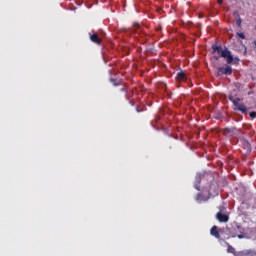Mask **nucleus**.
Wrapping results in <instances>:
<instances>
[{"instance_id":"nucleus-5","label":"nucleus","mask_w":256,"mask_h":256,"mask_svg":"<svg viewBox=\"0 0 256 256\" xmlns=\"http://www.w3.org/2000/svg\"><path fill=\"white\" fill-rule=\"evenodd\" d=\"M216 219H218L220 223H227L229 221V215L224 214L223 212H218L216 213Z\"/></svg>"},{"instance_id":"nucleus-1","label":"nucleus","mask_w":256,"mask_h":256,"mask_svg":"<svg viewBox=\"0 0 256 256\" xmlns=\"http://www.w3.org/2000/svg\"><path fill=\"white\" fill-rule=\"evenodd\" d=\"M212 53L215 54L217 53V55H214V59L216 61H219V59H221V57H223L224 59H226V63H228V65H231V63L237 65V63H239V58H233V55H231V51H229V48H225L223 49V47L218 46V45H212Z\"/></svg>"},{"instance_id":"nucleus-8","label":"nucleus","mask_w":256,"mask_h":256,"mask_svg":"<svg viewBox=\"0 0 256 256\" xmlns=\"http://www.w3.org/2000/svg\"><path fill=\"white\" fill-rule=\"evenodd\" d=\"M185 79H187L185 72H183V71L178 72V74L176 76V80L177 81H185Z\"/></svg>"},{"instance_id":"nucleus-6","label":"nucleus","mask_w":256,"mask_h":256,"mask_svg":"<svg viewBox=\"0 0 256 256\" xmlns=\"http://www.w3.org/2000/svg\"><path fill=\"white\" fill-rule=\"evenodd\" d=\"M90 35V41H92V43H95L96 45H101V43H103V40L101 38H99V35L97 33L94 34H89Z\"/></svg>"},{"instance_id":"nucleus-13","label":"nucleus","mask_w":256,"mask_h":256,"mask_svg":"<svg viewBox=\"0 0 256 256\" xmlns=\"http://www.w3.org/2000/svg\"><path fill=\"white\" fill-rule=\"evenodd\" d=\"M241 23H242L241 16L238 15V18L236 19V25L238 27H241Z\"/></svg>"},{"instance_id":"nucleus-14","label":"nucleus","mask_w":256,"mask_h":256,"mask_svg":"<svg viewBox=\"0 0 256 256\" xmlns=\"http://www.w3.org/2000/svg\"><path fill=\"white\" fill-rule=\"evenodd\" d=\"M236 35L239 39H245V34L243 32H237Z\"/></svg>"},{"instance_id":"nucleus-15","label":"nucleus","mask_w":256,"mask_h":256,"mask_svg":"<svg viewBox=\"0 0 256 256\" xmlns=\"http://www.w3.org/2000/svg\"><path fill=\"white\" fill-rule=\"evenodd\" d=\"M133 27H134V28H133L132 31H133L134 33H136L137 30H135V29H139V27H140V26H139V23H134V24H133Z\"/></svg>"},{"instance_id":"nucleus-16","label":"nucleus","mask_w":256,"mask_h":256,"mask_svg":"<svg viewBox=\"0 0 256 256\" xmlns=\"http://www.w3.org/2000/svg\"><path fill=\"white\" fill-rule=\"evenodd\" d=\"M250 117H251L252 119H255V117H256V112H250Z\"/></svg>"},{"instance_id":"nucleus-4","label":"nucleus","mask_w":256,"mask_h":256,"mask_svg":"<svg viewBox=\"0 0 256 256\" xmlns=\"http://www.w3.org/2000/svg\"><path fill=\"white\" fill-rule=\"evenodd\" d=\"M208 193H209L210 197H217V195H219V186H217V184H215V183H212L210 185Z\"/></svg>"},{"instance_id":"nucleus-7","label":"nucleus","mask_w":256,"mask_h":256,"mask_svg":"<svg viewBox=\"0 0 256 256\" xmlns=\"http://www.w3.org/2000/svg\"><path fill=\"white\" fill-rule=\"evenodd\" d=\"M210 235H212V237H215L216 239H221V234H219V230L217 229V226H213L211 228Z\"/></svg>"},{"instance_id":"nucleus-10","label":"nucleus","mask_w":256,"mask_h":256,"mask_svg":"<svg viewBox=\"0 0 256 256\" xmlns=\"http://www.w3.org/2000/svg\"><path fill=\"white\" fill-rule=\"evenodd\" d=\"M111 83H113L115 87H119V85H121V81L117 79H111Z\"/></svg>"},{"instance_id":"nucleus-12","label":"nucleus","mask_w":256,"mask_h":256,"mask_svg":"<svg viewBox=\"0 0 256 256\" xmlns=\"http://www.w3.org/2000/svg\"><path fill=\"white\" fill-rule=\"evenodd\" d=\"M227 252L228 253H235V248H233V246L228 244Z\"/></svg>"},{"instance_id":"nucleus-11","label":"nucleus","mask_w":256,"mask_h":256,"mask_svg":"<svg viewBox=\"0 0 256 256\" xmlns=\"http://www.w3.org/2000/svg\"><path fill=\"white\" fill-rule=\"evenodd\" d=\"M244 255L254 256V255H256V252L253 250H246V251H244Z\"/></svg>"},{"instance_id":"nucleus-3","label":"nucleus","mask_w":256,"mask_h":256,"mask_svg":"<svg viewBox=\"0 0 256 256\" xmlns=\"http://www.w3.org/2000/svg\"><path fill=\"white\" fill-rule=\"evenodd\" d=\"M218 75H233V68L231 66L219 67Z\"/></svg>"},{"instance_id":"nucleus-18","label":"nucleus","mask_w":256,"mask_h":256,"mask_svg":"<svg viewBox=\"0 0 256 256\" xmlns=\"http://www.w3.org/2000/svg\"><path fill=\"white\" fill-rule=\"evenodd\" d=\"M238 239H243V235H238Z\"/></svg>"},{"instance_id":"nucleus-17","label":"nucleus","mask_w":256,"mask_h":256,"mask_svg":"<svg viewBox=\"0 0 256 256\" xmlns=\"http://www.w3.org/2000/svg\"><path fill=\"white\" fill-rule=\"evenodd\" d=\"M218 4H219V5H223V0H219V1H218Z\"/></svg>"},{"instance_id":"nucleus-9","label":"nucleus","mask_w":256,"mask_h":256,"mask_svg":"<svg viewBox=\"0 0 256 256\" xmlns=\"http://www.w3.org/2000/svg\"><path fill=\"white\" fill-rule=\"evenodd\" d=\"M196 201H197L198 203H202V201H207V199H206L205 196H203V194L199 193V194H197V196H196Z\"/></svg>"},{"instance_id":"nucleus-2","label":"nucleus","mask_w":256,"mask_h":256,"mask_svg":"<svg viewBox=\"0 0 256 256\" xmlns=\"http://www.w3.org/2000/svg\"><path fill=\"white\" fill-rule=\"evenodd\" d=\"M229 101L233 103L234 105V111H240V113H247V106L245 104H239V101H241L240 98H235L233 96H228Z\"/></svg>"}]
</instances>
